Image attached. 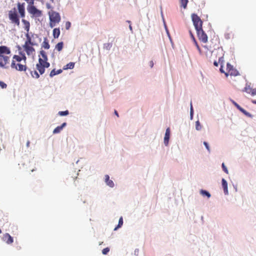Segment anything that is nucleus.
<instances>
[{
  "instance_id": "nucleus-23",
  "label": "nucleus",
  "mask_w": 256,
  "mask_h": 256,
  "mask_svg": "<svg viewBox=\"0 0 256 256\" xmlns=\"http://www.w3.org/2000/svg\"><path fill=\"white\" fill-rule=\"evenodd\" d=\"M63 46H64L63 42H60L56 44L55 48L58 52H60L62 50Z\"/></svg>"
},
{
  "instance_id": "nucleus-6",
  "label": "nucleus",
  "mask_w": 256,
  "mask_h": 256,
  "mask_svg": "<svg viewBox=\"0 0 256 256\" xmlns=\"http://www.w3.org/2000/svg\"><path fill=\"white\" fill-rule=\"evenodd\" d=\"M48 14L50 18V26L51 28L54 27L56 24H58L60 20L61 17L60 14L53 10L48 12Z\"/></svg>"
},
{
  "instance_id": "nucleus-33",
  "label": "nucleus",
  "mask_w": 256,
  "mask_h": 256,
  "mask_svg": "<svg viewBox=\"0 0 256 256\" xmlns=\"http://www.w3.org/2000/svg\"><path fill=\"white\" fill-rule=\"evenodd\" d=\"M0 86L2 88H6L7 86V85L4 82L0 81Z\"/></svg>"
},
{
  "instance_id": "nucleus-31",
  "label": "nucleus",
  "mask_w": 256,
  "mask_h": 256,
  "mask_svg": "<svg viewBox=\"0 0 256 256\" xmlns=\"http://www.w3.org/2000/svg\"><path fill=\"white\" fill-rule=\"evenodd\" d=\"M110 252V248H104L102 250V253L103 254H107L108 253Z\"/></svg>"
},
{
  "instance_id": "nucleus-34",
  "label": "nucleus",
  "mask_w": 256,
  "mask_h": 256,
  "mask_svg": "<svg viewBox=\"0 0 256 256\" xmlns=\"http://www.w3.org/2000/svg\"><path fill=\"white\" fill-rule=\"evenodd\" d=\"M193 42H194L195 46H196L197 50H198V52H201V50H200V46H198L196 40H195V41H193Z\"/></svg>"
},
{
  "instance_id": "nucleus-48",
  "label": "nucleus",
  "mask_w": 256,
  "mask_h": 256,
  "mask_svg": "<svg viewBox=\"0 0 256 256\" xmlns=\"http://www.w3.org/2000/svg\"><path fill=\"white\" fill-rule=\"evenodd\" d=\"M20 49H21V48H20V46H18V50H20Z\"/></svg>"
},
{
  "instance_id": "nucleus-44",
  "label": "nucleus",
  "mask_w": 256,
  "mask_h": 256,
  "mask_svg": "<svg viewBox=\"0 0 256 256\" xmlns=\"http://www.w3.org/2000/svg\"><path fill=\"white\" fill-rule=\"evenodd\" d=\"M30 142L29 140H28L26 142V146L28 148L30 146Z\"/></svg>"
},
{
  "instance_id": "nucleus-1",
  "label": "nucleus",
  "mask_w": 256,
  "mask_h": 256,
  "mask_svg": "<svg viewBox=\"0 0 256 256\" xmlns=\"http://www.w3.org/2000/svg\"><path fill=\"white\" fill-rule=\"evenodd\" d=\"M16 5L20 16L18 15L15 8L8 12V15L11 22L19 26L20 24V16L24 18L26 16L25 3L18 2Z\"/></svg>"
},
{
  "instance_id": "nucleus-26",
  "label": "nucleus",
  "mask_w": 256,
  "mask_h": 256,
  "mask_svg": "<svg viewBox=\"0 0 256 256\" xmlns=\"http://www.w3.org/2000/svg\"><path fill=\"white\" fill-rule=\"evenodd\" d=\"M252 88L250 87V86H246L243 91L247 92L248 94H252Z\"/></svg>"
},
{
  "instance_id": "nucleus-14",
  "label": "nucleus",
  "mask_w": 256,
  "mask_h": 256,
  "mask_svg": "<svg viewBox=\"0 0 256 256\" xmlns=\"http://www.w3.org/2000/svg\"><path fill=\"white\" fill-rule=\"evenodd\" d=\"M170 136V128H167L166 131L164 138V143L166 146L168 144V141Z\"/></svg>"
},
{
  "instance_id": "nucleus-22",
  "label": "nucleus",
  "mask_w": 256,
  "mask_h": 256,
  "mask_svg": "<svg viewBox=\"0 0 256 256\" xmlns=\"http://www.w3.org/2000/svg\"><path fill=\"white\" fill-rule=\"evenodd\" d=\"M74 63L70 62L64 67V70L72 69L74 68Z\"/></svg>"
},
{
  "instance_id": "nucleus-40",
  "label": "nucleus",
  "mask_w": 256,
  "mask_h": 256,
  "mask_svg": "<svg viewBox=\"0 0 256 256\" xmlns=\"http://www.w3.org/2000/svg\"><path fill=\"white\" fill-rule=\"evenodd\" d=\"M251 95L252 96L256 95V89L252 88Z\"/></svg>"
},
{
  "instance_id": "nucleus-27",
  "label": "nucleus",
  "mask_w": 256,
  "mask_h": 256,
  "mask_svg": "<svg viewBox=\"0 0 256 256\" xmlns=\"http://www.w3.org/2000/svg\"><path fill=\"white\" fill-rule=\"evenodd\" d=\"M32 76L35 78H38L40 77V75L36 70L31 72Z\"/></svg>"
},
{
  "instance_id": "nucleus-3",
  "label": "nucleus",
  "mask_w": 256,
  "mask_h": 256,
  "mask_svg": "<svg viewBox=\"0 0 256 256\" xmlns=\"http://www.w3.org/2000/svg\"><path fill=\"white\" fill-rule=\"evenodd\" d=\"M11 53L9 48L5 46H0V67L7 68L10 62V56H8Z\"/></svg>"
},
{
  "instance_id": "nucleus-10",
  "label": "nucleus",
  "mask_w": 256,
  "mask_h": 256,
  "mask_svg": "<svg viewBox=\"0 0 256 256\" xmlns=\"http://www.w3.org/2000/svg\"><path fill=\"white\" fill-rule=\"evenodd\" d=\"M220 72L222 73H224L226 77L229 75L236 76L238 74V72L234 68L230 70V71H228V72H225L222 69V66H221Z\"/></svg>"
},
{
  "instance_id": "nucleus-7",
  "label": "nucleus",
  "mask_w": 256,
  "mask_h": 256,
  "mask_svg": "<svg viewBox=\"0 0 256 256\" xmlns=\"http://www.w3.org/2000/svg\"><path fill=\"white\" fill-rule=\"evenodd\" d=\"M26 8L32 18H38L42 15V11L38 9L34 4L27 6Z\"/></svg>"
},
{
  "instance_id": "nucleus-11",
  "label": "nucleus",
  "mask_w": 256,
  "mask_h": 256,
  "mask_svg": "<svg viewBox=\"0 0 256 256\" xmlns=\"http://www.w3.org/2000/svg\"><path fill=\"white\" fill-rule=\"evenodd\" d=\"M2 240L8 244H11L14 242L13 238L8 233L3 234Z\"/></svg>"
},
{
  "instance_id": "nucleus-37",
  "label": "nucleus",
  "mask_w": 256,
  "mask_h": 256,
  "mask_svg": "<svg viewBox=\"0 0 256 256\" xmlns=\"http://www.w3.org/2000/svg\"><path fill=\"white\" fill-rule=\"evenodd\" d=\"M46 8H48V9H50V10H52V6L49 4V3H46Z\"/></svg>"
},
{
  "instance_id": "nucleus-38",
  "label": "nucleus",
  "mask_w": 256,
  "mask_h": 256,
  "mask_svg": "<svg viewBox=\"0 0 256 256\" xmlns=\"http://www.w3.org/2000/svg\"><path fill=\"white\" fill-rule=\"evenodd\" d=\"M189 32H190V37L192 38V40L193 41H195V40H196V38H195L193 34L192 33V31L190 30H189Z\"/></svg>"
},
{
  "instance_id": "nucleus-18",
  "label": "nucleus",
  "mask_w": 256,
  "mask_h": 256,
  "mask_svg": "<svg viewBox=\"0 0 256 256\" xmlns=\"http://www.w3.org/2000/svg\"><path fill=\"white\" fill-rule=\"evenodd\" d=\"M52 35L54 38H58L60 35V29L59 28H54L52 31Z\"/></svg>"
},
{
  "instance_id": "nucleus-21",
  "label": "nucleus",
  "mask_w": 256,
  "mask_h": 256,
  "mask_svg": "<svg viewBox=\"0 0 256 256\" xmlns=\"http://www.w3.org/2000/svg\"><path fill=\"white\" fill-rule=\"evenodd\" d=\"M42 46L45 49H49L50 48V46L48 42V40L45 38L42 44Z\"/></svg>"
},
{
  "instance_id": "nucleus-32",
  "label": "nucleus",
  "mask_w": 256,
  "mask_h": 256,
  "mask_svg": "<svg viewBox=\"0 0 256 256\" xmlns=\"http://www.w3.org/2000/svg\"><path fill=\"white\" fill-rule=\"evenodd\" d=\"M66 28L68 30L71 26V23L70 22H66L65 24Z\"/></svg>"
},
{
  "instance_id": "nucleus-12",
  "label": "nucleus",
  "mask_w": 256,
  "mask_h": 256,
  "mask_svg": "<svg viewBox=\"0 0 256 256\" xmlns=\"http://www.w3.org/2000/svg\"><path fill=\"white\" fill-rule=\"evenodd\" d=\"M232 104H234V106L242 112L245 116L251 118L252 116V114L246 112L245 110H244L243 108H242L239 104H238L236 102H235L234 100H232Z\"/></svg>"
},
{
  "instance_id": "nucleus-47",
  "label": "nucleus",
  "mask_w": 256,
  "mask_h": 256,
  "mask_svg": "<svg viewBox=\"0 0 256 256\" xmlns=\"http://www.w3.org/2000/svg\"><path fill=\"white\" fill-rule=\"evenodd\" d=\"M252 103L256 104V100H253Z\"/></svg>"
},
{
  "instance_id": "nucleus-39",
  "label": "nucleus",
  "mask_w": 256,
  "mask_h": 256,
  "mask_svg": "<svg viewBox=\"0 0 256 256\" xmlns=\"http://www.w3.org/2000/svg\"><path fill=\"white\" fill-rule=\"evenodd\" d=\"M204 144L206 148L208 150L210 151V147H209V146L208 144L206 142H204Z\"/></svg>"
},
{
  "instance_id": "nucleus-2",
  "label": "nucleus",
  "mask_w": 256,
  "mask_h": 256,
  "mask_svg": "<svg viewBox=\"0 0 256 256\" xmlns=\"http://www.w3.org/2000/svg\"><path fill=\"white\" fill-rule=\"evenodd\" d=\"M19 54L20 56L15 54L12 56L11 68L20 72H26L27 70L26 57L24 52H20Z\"/></svg>"
},
{
  "instance_id": "nucleus-9",
  "label": "nucleus",
  "mask_w": 256,
  "mask_h": 256,
  "mask_svg": "<svg viewBox=\"0 0 256 256\" xmlns=\"http://www.w3.org/2000/svg\"><path fill=\"white\" fill-rule=\"evenodd\" d=\"M196 34L199 40L203 43H206L208 40V37L206 32L202 28L196 30Z\"/></svg>"
},
{
  "instance_id": "nucleus-19",
  "label": "nucleus",
  "mask_w": 256,
  "mask_h": 256,
  "mask_svg": "<svg viewBox=\"0 0 256 256\" xmlns=\"http://www.w3.org/2000/svg\"><path fill=\"white\" fill-rule=\"evenodd\" d=\"M188 2V0H180V6L186 9Z\"/></svg>"
},
{
  "instance_id": "nucleus-46",
  "label": "nucleus",
  "mask_w": 256,
  "mask_h": 256,
  "mask_svg": "<svg viewBox=\"0 0 256 256\" xmlns=\"http://www.w3.org/2000/svg\"><path fill=\"white\" fill-rule=\"evenodd\" d=\"M129 28L130 30H132V27L131 25H130Z\"/></svg>"
},
{
  "instance_id": "nucleus-41",
  "label": "nucleus",
  "mask_w": 256,
  "mask_h": 256,
  "mask_svg": "<svg viewBox=\"0 0 256 256\" xmlns=\"http://www.w3.org/2000/svg\"><path fill=\"white\" fill-rule=\"evenodd\" d=\"M149 64H150V68H152L154 65V63L153 61L152 60L150 61L149 62Z\"/></svg>"
},
{
  "instance_id": "nucleus-16",
  "label": "nucleus",
  "mask_w": 256,
  "mask_h": 256,
  "mask_svg": "<svg viewBox=\"0 0 256 256\" xmlns=\"http://www.w3.org/2000/svg\"><path fill=\"white\" fill-rule=\"evenodd\" d=\"M222 186L224 189V193L225 194H228V183L225 179L222 178Z\"/></svg>"
},
{
  "instance_id": "nucleus-45",
  "label": "nucleus",
  "mask_w": 256,
  "mask_h": 256,
  "mask_svg": "<svg viewBox=\"0 0 256 256\" xmlns=\"http://www.w3.org/2000/svg\"><path fill=\"white\" fill-rule=\"evenodd\" d=\"M114 114H116L118 117V116H119L118 114V112H117L116 110H114Z\"/></svg>"
},
{
  "instance_id": "nucleus-4",
  "label": "nucleus",
  "mask_w": 256,
  "mask_h": 256,
  "mask_svg": "<svg viewBox=\"0 0 256 256\" xmlns=\"http://www.w3.org/2000/svg\"><path fill=\"white\" fill-rule=\"evenodd\" d=\"M40 54L42 58H38V62L36 64V69L38 70L40 74H44L45 68H48L50 66V64L48 62V57L46 52L44 50H40Z\"/></svg>"
},
{
  "instance_id": "nucleus-28",
  "label": "nucleus",
  "mask_w": 256,
  "mask_h": 256,
  "mask_svg": "<svg viewBox=\"0 0 256 256\" xmlns=\"http://www.w3.org/2000/svg\"><path fill=\"white\" fill-rule=\"evenodd\" d=\"M68 114H69V112L68 110H66V111H60L58 113V114L60 116H66V115Z\"/></svg>"
},
{
  "instance_id": "nucleus-8",
  "label": "nucleus",
  "mask_w": 256,
  "mask_h": 256,
  "mask_svg": "<svg viewBox=\"0 0 256 256\" xmlns=\"http://www.w3.org/2000/svg\"><path fill=\"white\" fill-rule=\"evenodd\" d=\"M192 19L196 30L202 28L203 22L196 14H192Z\"/></svg>"
},
{
  "instance_id": "nucleus-24",
  "label": "nucleus",
  "mask_w": 256,
  "mask_h": 256,
  "mask_svg": "<svg viewBox=\"0 0 256 256\" xmlns=\"http://www.w3.org/2000/svg\"><path fill=\"white\" fill-rule=\"evenodd\" d=\"M200 194L202 196H206L208 198H210L211 196L210 193L209 192H208V191L206 190H201L200 191Z\"/></svg>"
},
{
  "instance_id": "nucleus-42",
  "label": "nucleus",
  "mask_w": 256,
  "mask_h": 256,
  "mask_svg": "<svg viewBox=\"0 0 256 256\" xmlns=\"http://www.w3.org/2000/svg\"><path fill=\"white\" fill-rule=\"evenodd\" d=\"M193 114V108L192 104H190V115L192 116Z\"/></svg>"
},
{
  "instance_id": "nucleus-13",
  "label": "nucleus",
  "mask_w": 256,
  "mask_h": 256,
  "mask_svg": "<svg viewBox=\"0 0 256 256\" xmlns=\"http://www.w3.org/2000/svg\"><path fill=\"white\" fill-rule=\"evenodd\" d=\"M22 22L24 24V30H26V34H29V31H30V22L28 20H27L25 19H24V18L22 19Z\"/></svg>"
},
{
  "instance_id": "nucleus-29",
  "label": "nucleus",
  "mask_w": 256,
  "mask_h": 256,
  "mask_svg": "<svg viewBox=\"0 0 256 256\" xmlns=\"http://www.w3.org/2000/svg\"><path fill=\"white\" fill-rule=\"evenodd\" d=\"M28 4L27 6L34 4L35 0H24Z\"/></svg>"
},
{
  "instance_id": "nucleus-36",
  "label": "nucleus",
  "mask_w": 256,
  "mask_h": 256,
  "mask_svg": "<svg viewBox=\"0 0 256 256\" xmlns=\"http://www.w3.org/2000/svg\"><path fill=\"white\" fill-rule=\"evenodd\" d=\"M222 170H223L226 173V174H228V170L226 168V166L224 165V163H222Z\"/></svg>"
},
{
  "instance_id": "nucleus-20",
  "label": "nucleus",
  "mask_w": 256,
  "mask_h": 256,
  "mask_svg": "<svg viewBox=\"0 0 256 256\" xmlns=\"http://www.w3.org/2000/svg\"><path fill=\"white\" fill-rule=\"evenodd\" d=\"M62 70L61 69L58 70L56 71V70L54 69L52 70L50 72V77H53L54 76H56V74H58L62 73Z\"/></svg>"
},
{
  "instance_id": "nucleus-15",
  "label": "nucleus",
  "mask_w": 256,
  "mask_h": 256,
  "mask_svg": "<svg viewBox=\"0 0 256 256\" xmlns=\"http://www.w3.org/2000/svg\"><path fill=\"white\" fill-rule=\"evenodd\" d=\"M105 182L106 184L110 188H113L114 186V182L112 180H110V176L106 174L104 176Z\"/></svg>"
},
{
  "instance_id": "nucleus-25",
  "label": "nucleus",
  "mask_w": 256,
  "mask_h": 256,
  "mask_svg": "<svg viewBox=\"0 0 256 256\" xmlns=\"http://www.w3.org/2000/svg\"><path fill=\"white\" fill-rule=\"evenodd\" d=\"M123 224V218L122 217H120L118 220V226L114 228V230H116L118 228H120Z\"/></svg>"
},
{
  "instance_id": "nucleus-43",
  "label": "nucleus",
  "mask_w": 256,
  "mask_h": 256,
  "mask_svg": "<svg viewBox=\"0 0 256 256\" xmlns=\"http://www.w3.org/2000/svg\"><path fill=\"white\" fill-rule=\"evenodd\" d=\"M214 64L216 66H218V62L216 61L214 62Z\"/></svg>"
},
{
  "instance_id": "nucleus-30",
  "label": "nucleus",
  "mask_w": 256,
  "mask_h": 256,
  "mask_svg": "<svg viewBox=\"0 0 256 256\" xmlns=\"http://www.w3.org/2000/svg\"><path fill=\"white\" fill-rule=\"evenodd\" d=\"M202 126L200 124V122L198 120L196 121V130H199L201 129Z\"/></svg>"
},
{
  "instance_id": "nucleus-5",
  "label": "nucleus",
  "mask_w": 256,
  "mask_h": 256,
  "mask_svg": "<svg viewBox=\"0 0 256 256\" xmlns=\"http://www.w3.org/2000/svg\"><path fill=\"white\" fill-rule=\"evenodd\" d=\"M34 36V34H32V36L28 34H26V40L22 47L28 56L32 55L35 52L33 46L36 44L32 40V38Z\"/></svg>"
},
{
  "instance_id": "nucleus-17",
  "label": "nucleus",
  "mask_w": 256,
  "mask_h": 256,
  "mask_svg": "<svg viewBox=\"0 0 256 256\" xmlns=\"http://www.w3.org/2000/svg\"><path fill=\"white\" fill-rule=\"evenodd\" d=\"M66 122H64L60 126H58L56 128L53 130V134H58L59 133L62 128L66 126Z\"/></svg>"
},
{
  "instance_id": "nucleus-35",
  "label": "nucleus",
  "mask_w": 256,
  "mask_h": 256,
  "mask_svg": "<svg viewBox=\"0 0 256 256\" xmlns=\"http://www.w3.org/2000/svg\"><path fill=\"white\" fill-rule=\"evenodd\" d=\"M226 67V72H228V71H230V70L234 68L233 66L229 63H227Z\"/></svg>"
}]
</instances>
